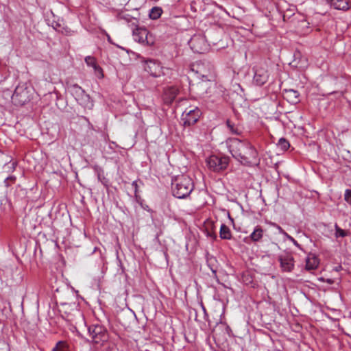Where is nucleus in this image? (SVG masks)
<instances>
[{"label":"nucleus","mask_w":351,"mask_h":351,"mask_svg":"<svg viewBox=\"0 0 351 351\" xmlns=\"http://www.w3.org/2000/svg\"><path fill=\"white\" fill-rule=\"evenodd\" d=\"M252 70L254 72L252 83L254 84L261 86L268 81L269 73L265 63L256 64Z\"/></svg>","instance_id":"nucleus-5"},{"label":"nucleus","mask_w":351,"mask_h":351,"mask_svg":"<svg viewBox=\"0 0 351 351\" xmlns=\"http://www.w3.org/2000/svg\"><path fill=\"white\" fill-rule=\"evenodd\" d=\"M263 234L264 230L262 227L261 226H256L249 237L253 242H258L263 237Z\"/></svg>","instance_id":"nucleus-16"},{"label":"nucleus","mask_w":351,"mask_h":351,"mask_svg":"<svg viewBox=\"0 0 351 351\" xmlns=\"http://www.w3.org/2000/svg\"><path fill=\"white\" fill-rule=\"evenodd\" d=\"M162 14V9L160 7L152 8L149 13V16L152 20H156L160 17Z\"/></svg>","instance_id":"nucleus-21"},{"label":"nucleus","mask_w":351,"mask_h":351,"mask_svg":"<svg viewBox=\"0 0 351 351\" xmlns=\"http://www.w3.org/2000/svg\"><path fill=\"white\" fill-rule=\"evenodd\" d=\"M272 225L278 230V231L280 234H282L285 237H286V234H287V233L279 225H278L275 223H272Z\"/></svg>","instance_id":"nucleus-32"},{"label":"nucleus","mask_w":351,"mask_h":351,"mask_svg":"<svg viewBox=\"0 0 351 351\" xmlns=\"http://www.w3.org/2000/svg\"><path fill=\"white\" fill-rule=\"evenodd\" d=\"M86 95V92L84 91L82 95H80V96H79L78 97H77V98L75 99V100L77 101V102L78 103V102L81 100V99H83L84 95Z\"/></svg>","instance_id":"nucleus-34"},{"label":"nucleus","mask_w":351,"mask_h":351,"mask_svg":"<svg viewBox=\"0 0 351 351\" xmlns=\"http://www.w3.org/2000/svg\"><path fill=\"white\" fill-rule=\"evenodd\" d=\"M216 237H217V236H216V234H213V237H214V238H216Z\"/></svg>","instance_id":"nucleus-40"},{"label":"nucleus","mask_w":351,"mask_h":351,"mask_svg":"<svg viewBox=\"0 0 351 351\" xmlns=\"http://www.w3.org/2000/svg\"><path fill=\"white\" fill-rule=\"evenodd\" d=\"M90 343L97 348L101 347L108 341L109 335L107 329L101 324H92L88 327Z\"/></svg>","instance_id":"nucleus-3"},{"label":"nucleus","mask_w":351,"mask_h":351,"mask_svg":"<svg viewBox=\"0 0 351 351\" xmlns=\"http://www.w3.org/2000/svg\"><path fill=\"white\" fill-rule=\"evenodd\" d=\"M179 93V89L174 86L167 87L164 91L163 99L167 104H171Z\"/></svg>","instance_id":"nucleus-13"},{"label":"nucleus","mask_w":351,"mask_h":351,"mask_svg":"<svg viewBox=\"0 0 351 351\" xmlns=\"http://www.w3.org/2000/svg\"><path fill=\"white\" fill-rule=\"evenodd\" d=\"M133 37L135 41L147 45H152L154 39L152 34L144 27H136L133 30Z\"/></svg>","instance_id":"nucleus-9"},{"label":"nucleus","mask_w":351,"mask_h":351,"mask_svg":"<svg viewBox=\"0 0 351 351\" xmlns=\"http://www.w3.org/2000/svg\"><path fill=\"white\" fill-rule=\"evenodd\" d=\"M300 93L293 89L285 90L284 98L291 104H297L300 101Z\"/></svg>","instance_id":"nucleus-14"},{"label":"nucleus","mask_w":351,"mask_h":351,"mask_svg":"<svg viewBox=\"0 0 351 351\" xmlns=\"http://www.w3.org/2000/svg\"><path fill=\"white\" fill-rule=\"evenodd\" d=\"M288 240H289L290 241H291L294 245H295L297 247H298L299 249H301V245L298 243V241L293 238L291 236H290L289 234H286V237H285Z\"/></svg>","instance_id":"nucleus-31"},{"label":"nucleus","mask_w":351,"mask_h":351,"mask_svg":"<svg viewBox=\"0 0 351 351\" xmlns=\"http://www.w3.org/2000/svg\"><path fill=\"white\" fill-rule=\"evenodd\" d=\"M344 199L351 205V189H346L344 194Z\"/></svg>","instance_id":"nucleus-29"},{"label":"nucleus","mask_w":351,"mask_h":351,"mask_svg":"<svg viewBox=\"0 0 351 351\" xmlns=\"http://www.w3.org/2000/svg\"><path fill=\"white\" fill-rule=\"evenodd\" d=\"M67 90L74 97L75 99L84 92V90L76 84L69 85Z\"/></svg>","instance_id":"nucleus-18"},{"label":"nucleus","mask_w":351,"mask_h":351,"mask_svg":"<svg viewBox=\"0 0 351 351\" xmlns=\"http://www.w3.org/2000/svg\"><path fill=\"white\" fill-rule=\"evenodd\" d=\"M52 351H70L68 343L65 341H58L56 346L52 349Z\"/></svg>","instance_id":"nucleus-22"},{"label":"nucleus","mask_w":351,"mask_h":351,"mask_svg":"<svg viewBox=\"0 0 351 351\" xmlns=\"http://www.w3.org/2000/svg\"><path fill=\"white\" fill-rule=\"evenodd\" d=\"M229 161L228 156L212 155L206 160V165L210 170L214 172H219L227 168Z\"/></svg>","instance_id":"nucleus-6"},{"label":"nucleus","mask_w":351,"mask_h":351,"mask_svg":"<svg viewBox=\"0 0 351 351\" xmlns=\"http://www.w3.org/2000/svg\"><path fill=\"white\" fill-rule=\"evenodd\" d=\"M227 127L229 128L230 132L234 134H241V130L237 127L233 123H232L230 121L227 120L226 121Z\"/></svg>","instance_id":"nucleus-23"},{"label":"nucleus","mask_w":351,"mask_h":351,"mask_svg":"<svg viewBox=\"0 0 351 351\" xmlns=\"http://www.w3.org/2000/svg\"><path fill=\"white\" fill-rule=\"evenodd\" d=\"M189 45L194 52L199 53H203L208 49L207 41L202 34L194 35L190 39Z\"/></svg>","instance_id":"nucleus-8"},{"label":"nucleus","mask_w":351,"mask_h":351,"mask_svg":"<svg viewBox=\"0 0 351 351\" xmlns=\"http://www.w3.org/2000/svg\"><path fill=\"white\" fill-rule=\"evenodd\" d=\"M212 271H213V273H214L215 274H216V271H215V270H214V269H212Z\"/></svg>","instance_id":"nucleus-39"},{"label":"nucleus","mask_w":351,"mask_h":351,"mask_svg":"<svg viewBox=\"0 0 351 351\" xmlns=\"http://www.w3.org/2000/svg\"><path fill=\"white\" fill-rule=\"evenodd\" d=\"M78 104L80 106H83L84 108L88 110H92L94 106L93 101L91 99L90 97L88 94L84 95L83 99H81Z\"/></svg>","instance_id":"nucleus-19"},{"label":"nucleus","mask_w":351,"mask_h":351,"mask_svg":"<svg viewBox=\"0 0 351 351\" xmlns=\"http://www.w3.org/2000/svg\"><path fill=\"white\" fill-rule=\"evenodd\" d=\"M85 62L86 64L91 67H95L97 63L96 61V59L94 57L92 56H87L85 58Z\"/></svg>","instance_id":"nucleus-26"},{"label":"nucleus","mask_w":351,"mask_h":351,"mask_svg":"<svg viewBox=\"0 0 351 351\" xmlns=\"http://www.w3.org/2000/svg\"><path fill=\"white\" fill-rule=\"evenodd\" d=\"M141 206L142 208L144 209V210H146L147 211H150V212H152V210L149 208V206L148 205H143L141 204Z\"/></svg>","instance_id":"nucleus-35"},{"label":"nucleus","mask_w":351,"mask_h":351,"mask_svg":"<svg viewBox=\"0 0 351 351\" xmlns=\"http://www.w3.org/2000/svg\"><path fill=\"white\" fill-rule=\"evenodd\" d=\"M132 186L134 187L135 189V196L137 197V192H138V185L136 181H134L132 182Z\"/></svg>","instance_id":"nucleus-33"},{"label":"nucleus","mask_w":351,"mask_h":351,"mask_svg":"<svg viewBox=\"0 0 351 351\" xmlns=\"http://www.w3.org/2000/svg\"><path fill=\"white\" fill-rule=\"evenodd\" d=\"M226 143L232 157L241 163L251 165L256 162L258 152L249 141L230 138L226 140Z\"/></svg>","instance_id":"nucleus-1"},{"label":"nucleus","mask_w":351,"mask_h":351,"mask_svg":"<svg viewBox=\"0 0 351 351\" xmlns=\"http://www.w3.org/2000/svg\"><path fill=\"white\" fill-rule=\"evenodd\" d=\"M107 37H108V40L111 43V38H110V36L109 35H107Z\"/></svg>","instance_id":"nucleus-38"},{"label":"nucleus","mask_w":351,"mask_h":351,"mask_svg":"<svg viewBox=\"0 0 351 351\" xmlns=\"http://www.w3.org/2000/svg\"><path fill=\"white\" fill-rule=\"evenodd\" d=\"M219 324L224 327L226 332L228 334L229 337H230L232 335V330L230 327L226 323H223L221 322L219 323Z\"/></svg>","instance_id":"nucleus-30"},{"label":"nucleus","mask_w":351,"mask_h":351,"mask_svg":"<svg viewBox=\"0 0 351 351\" xmlns=\"http://www.w3.org/2000/svg\"><path fill=\"white\" fill-rule=\"evenodd\" d=\"M173 195L179 199H185L194 189L193 180L185 175L176 177L172 181Z\"/></svg>","instance_id":"nucleus-2"},{"label":"nucleus","mask_w":351,"mask_h":351,"mask_svg":"<svg viewBox=\"0 0 351 351\" xmlns=\"http://www.w3.org/2000/svg\"><path fill=\"white\" fill-rule=\"evenodd\" d=\"M319 264V259L314 255L308 256L306 260V269L313 270L315 269Z\"/></svg>","instance_id":"nucleus-17"},{"label":"nucleus","mask_w":351,"mask_h":351,"mask_svg":"<svg viewBox=\"0 0 351 351\" xmlns=\"http://www.w3.org/2000/svg\"><path fill=\"white\" fill-rule=\"evenodd\" d=\"M335 237L337 238L345 237L346 236H347V232L346 230L341 229V228H339L337 226V224H335Z\"/></svg>","instance_id":"nucleus-25"},{"label":"nucleus","mask_w":351,"mask_h":351,"mask_svg":"<svg viewBox=\"0 0 351 351\" xmlns=\"http://www.w3.org/2000/svg\"><path fill=\"white\" fill-rule=\"evenodd\" d=\"M94 69V71H95V75L99 77V78H102L104 77V74H103V70L97 64L95 67L93 68Z\"/></svg>","instance_id":"nucleus-27"},{"label":"nucleus","mask_w":351,"mask_h":351,"mask_svg":"<svg viewBox=\"0 0 351 351\" xmlns=\"http://www.w3.org/2000/svg\"><path fill=\"white\" fill-rule=\"evenodd\" d=\"M326 282L328 283V284H332L333 282V280H331V279H327Z\"/></svg>","instance_id":"nucleus-37"},{"label":"nucleus","mask_w":351,"mask_h":351,"mask_svg":"<svg viewBox=\"0 0 351 351\" xmlns=\"http://www.w3.org/2000/svg\"><path fill=\"white\" fill-rule=\"evenodd\" d=\"M278 146L283 151L287 150L290 146L289 142L285 138L279 139Z\"/></svg>","instance_id":"nucleus-24"},{"label":"nucleus","mask_w":351,"mask_h":351,"mask_svg":"<svg viewBox=\"0 0 351 351\" xmlns=\"http://www.w3.org/2000/svg\"><path fill=\"white\" fill-rule=\"evenodd\" d=\"M145 70L154 77L160 76L162 73L160 63L155 60H147L145 61Z\"/></svg>","instance_id":"nucleus-12"},{"label":"nucleus","mask_w":351,"mask_h":351,"mask_svg":"<svg viewBox=\"0 0 351 351\" xmlns=\"http://www.w3.org/2000/svg\"><path fill=\"white\" fill-rule=\"evenodd\" d=\"M278 261L281 270L284 272H291L294 268V258L290 254L285 253L278 256Z\"/></svg>","instance_id":"nucleus-11"},{"label":"nucleus","mask_w":351,"mask_h":351,"mask_svg":"<svg viewBox=\"0 0 351 351\" xmlns=\"http://www.w3.org/2000/svg\"><path fill=\"white\" fill-rule=\"evenodd\" d=\"M192 71L202 81H212L215 76V66L209 62H199L193 65Z\"/></svg>","instance_id":"nucleus-4"},{"label":"nucleus","mask_w":351,"mask_h":351,"mask_svg":"<svg viewBox=\"0 0 351 351\" xmlns=\"http://www.w3.org/2000/svg\"><path fill=\"white\" fill-rule=\"evenodd\" d=\"M202 115V111L198 107L186 108L182 112L181 120L184 127L196 123Z\"/></svg>","instance_id":"nucleus-7"},{"label":"nucleus","mask_w":351,"mask_h":351,"mask_svg":"<svg viewBox=\"0 0 351 351\" xmlns=\"http://www.w3.org/2000/svg\"><path fill=\"white\" fill-rule=\"evenodd\" d=\"M219 237L221 239L229 240L232 238V233L230 228L222 223L220 227Z\"/></svg>","instance_id":"nucleus-20"},{"label":"nucleus","mask_w":351,"mask_h":351,"mask_svg":"<svg viewBox=\"0 0 351 351\" xmlns=\"http://www.w3.org/2000/svg\"><path fill=\"white\" fill-rule=\"evenodd\" d=\"M16 178L14 176H10L5 180L4 183L6 186H9L12 184L14 183V182L16 181Z\"/></svg>","instance_id":"nucleus-28"},{"label":"nucleus","mask_w":351,"mask_h":351,"mask_svg":"<svg viewBox=\"0 0 351 351\" xmlns=\"http://www.w3.org/2000/svg\"><path fill=\"white\" fill-rule=\"evenodd\" d=\"M329 3L336 10H348L349 3L347 0H329Z\"/></svg>","instance_id":"nucleus-15"},{"label":"nucleus","mask_w":351,"mask_h":351,"mask_svg":"<svg viewBox=\"0 0 351 351\" xmlns=\"http://www.w3.org/2000/svg\"><path fill=\"white\" fill-rule=\"evenodd\" d=\"M19 104L23 105L29 100V91L25 84L16 87L12 97Z\"/></svg>","instance_id":"nucleus-10"},{"label":"nucleus","mask_w":351,"mask_h":351,"mask_svg":"<svg viewBox=\"0 0 351 351\" xmlns=\"http://www.w3.org/2000/svg\"><path fill=\"white\" fill-rule=\"evenodd\" d=\"M202 308L205 315H206V310L204 306L202 304Z\"/></svg>","instance_id":"nucleus-36"}]
</instances>
